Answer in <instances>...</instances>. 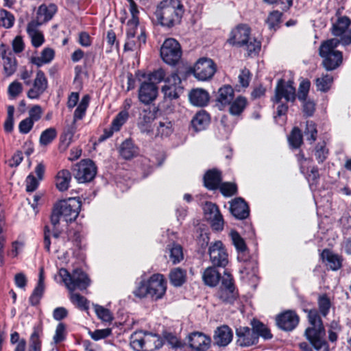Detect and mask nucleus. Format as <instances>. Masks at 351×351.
I'll return each instance as SVG.
<instances>
[{
  "label": "nucleus",
  "instance_id": "4468645a",
  "mask_svg": "<svg viewBox=\"0 0 351 351\" xmlns=\"http://www.w3.org/2000/svg\"><path fill=\"white\" fill-rule=\"evenodd\" d=\"M238 293L232 282V277L230 274L224 272L221 285L217 292V297L223 302L232 304L237 298Z\"/></svg>",
  "mask_w": 351,
  "mask_h": 351
},
{
  "label": "nucleus",
  "instance_id": "6e6552de",
  "mask_svg": "<svg viewBox=\"0 0 351 351\" xmlns=\"http://www.w3.org/2000/svg\"><path fill=\"white\" fill-rule=\"evenodd\" d=\"M81 208V202L77 198L60 200L56 202L51 213V219H76Z\"/></svg>",
  "mask_w": 351,
  "mask_h": 351
},
{
  "label": "nucleus",
  "instance_id": "dca6fc26",
  "mask_svg": "<svg viewBox=\"0 0 351 351\" xmlns=\"http://www.w3.org/2000/svg\"><path fill=\"white\" fill-rule=\"evenodd\" d=\"M208 253L210 260L213 265L225 267L228 264V254L221 241H217L211 243Z\"/></svg>",
  "mask_w": 351,
  "mask_h": 351
},
{
  "label": "nucleus",
  "instance_id": "5fc2aeb1",
  "mask_svg": "<svg viewBox=\"0 0 351 351\" xmlns=\"http://www.w3.org/2000/svg\"><path fill=\"white\" fill-rule=\"evenodd\" d=\"M45 291V284H38L37 283L36 287L34 288L32 294L29 297V302L32 305L35 306L37 305Z\"/></svg>",
  "mask_w": 351,
  "mask_h": 351
},
{
  "label": "nucleus",
  "instance_id": "de8ad7c7",
  "mask_svg": "<svg viewBox=\"0 0 351 351\" xmlns=\"http://www.w3.org/2000/svg\"><path fill=\"white\" fill-rule=\"evenodd\" d=\"M282 13L276 10L271 12L267 19V23L270 29H274L276 31L277 28L279 27V25L281 23Z\"/></svg>",
  "mask_w": 351,
  "mask_h": 351
},
{
  "label": "nucleus",
  "instance_id": "1a4fd4ad",
  "mask_svg": "<svg viewBox=\"0 0 351 351\" xmlns=\"http://www.w3.org/2000/svg\"><path fill=\"white\" fill-rule=\"evenodd\" d=\"M160 337L152 333H135L131 337L130 346L136 351H154L162 346Z\"/></svg>",
  "mask_w": 351,
  "mask_h": 351
},
{
  "label": "nucleus",
  "instance_id": "052dcab7",
  "mask_svg": "<svg viewBox=\"0 0 351 351\" xmlns=\"http://www.w3.org/2000/svg\"><path fill=\"white\" fill-rule=\"evenodd\" d=\"M14 113V107L13 106H9L8 107L7 118L3 124V128H4V130L5 132L10 133L13 130Z\"/></svg>",
  "mask_w": 351,
  "mask_h": 351
},
{
  "label": "nucleus",
  "instance_id": "37998d69",
  "mask_svg": "<svg viewBox=\"0 0 351 351\" xmlns=\"http://www.w3.org/2000/svg\"><path fill=\"white\" fill-rule=\"evenodd\" d=\"M41 335L42 332L40 330L34 328V331L30 336L28 351H41Z\"/></svg>",
  "mask_w": 351,
  "mask_h": 351
},
{
  "label": "nucleus",
  "instance_id": "c85d7f7f",
  "mask_svg": "<svg viewBox=\"0 0 351 351\" xmlns=\"http://www.w3.org/2000/svg\"><path fill=\"white\" fill-rule=\"evenodd\" d=\"M221 173L217 169L208 170L204 176V184L209 190L218 189L221 184Z\"/></svg>",
  "mask_w": 351,
  "mask_h": 351
},
{
  "label": "nucleus",
  "instance_id": "9d476101",
  "mask_svg": "<svg viewBox=\"0 0 351 351\" xmlns=\"http://www.w3.org/2000/svg\"><path fill=\"white\" fill-rule=\"evenodd\" d=\"M146 43V36L143 27H136L135 22L127 27V39L124 45L125 51H138Z\"/></svg>",
  "mask_w": 351,
  "mask_h": 351
},
{
  "label": "nucleus",
  "instance_id": "393cba45",
  "mask_svg": "<svg viewBox=\"0 0 351 351\" xmlns=\"http://www.w3.org/2000/svg\"><path fill=\"white\" fill-rule=\"evenodd\" d=\"M234 97V91L230 86L226 85L220 88L216 100L219 110H223L226 106L230 105L233 101Z\"/></svg>",
  "mask_w": 351,
  "mask_h": 351
},
{
  "label": "nucleus",
  "instance_id": "2f4dec72",
  "mask_svg": "<svg viewBox=\"0 0 351 351\" xmlns=\"http://www.w3.org/2000/svg\"><path fill=\"white\" fill-rule=\"evenodd\" d=\"M155 120L154 112L144 110L140 114L138 126L142 132L149 134L151 131V123Z\"/></svg>",
  "mask_w": 351,
  "mask_h": 351
},
{
  "label": "nucleus",
  "instance_id": "412c9836",
  "mask_svg": "<svg viewBox=\"0 0 351 351\" xmlns=\"http://www.w3.org/2000/svg\"><path fill=\"white\" fill-rule=\"evenodd\" d=\"M158 95V87L154 83L144 82L138 90V99L141 102L149 104L156 99Z\"/></svg>",
  "mask_w": 351,
  "mask_h": 351
},
{
  "label": "nucleus",
  "instance_id": "b1692460",
  "mask_svg": "<svg viewBox=\"0 0 351 351\" xmlns=\"http://www.w3.org/2000/svg\"><path fill=\"white\" fill-rule=\"evenodd\" d=\"M230 211L237 219H245L250 215L248 205L242 198H237L231 202Z\"/></svg>",
  "mask_w": 351,
  "mask_h": 351
},
{
  "label": "nucleus",
  "instance_id": "c9c22d12",
  "mask_svg": "<svg viewBox=\"0 0 351 351\" xmlns=\"http://www.w3.org/2000/svg\"><path fill=\"white\" fill-rule=\"evenodd\" d=\"M119 153L123 158L129 160L138 154V148L132 141L125 140L121 145Z\"/></svg>",
  "mask_w": 351,
  "mask_h": 351
},
{
  "label": "nucleus",
  "instance_id": "6ab92c4d",
  "mask_svg": "<svg viewBox=\"0 0 351 351\" xmlns=\"http://www.w3.org/2000/svg\"><path fill=\"white\" fill-rule=\"evenodd\" d=\"M189 343L195 351H206L210 346V338L202 332H195L188 337Z\"/></svg>",
  "mask_w": 351,
  "mask_h": 351
},
{
  "label": "nucleus",
  "instance_id": "a18cd8bd",
  "mask_svg": "<svg viewBox=\"0 0 351 351\" xmlns=\"http://www.w3.org/2000/svg\"><path fill=\"white\" fill-rule=\"evenodd\" d=\"M57 136V131L54 128H49L44 130L40 136L39 143L43 146L50 144Z\"/></svg>",
  "mask_w": 351,
  "mask_h": 351
},
{
  "label": "nucleus",
  "instance_id": "13d9d810",
  "mask_svg": "<svg viewBox=\"0 0 351 351\" xmlns=\"http://www.w3.org/2000/svg\"><path fill=\"white\" fill-rule=\"evenodd\" d=\"M128 118V112L127 111L120 112L112 122V129L114 131H119L121 127L125 123Z\"/></svg>",
  "mask_w": 351,
  "mask_h": 351
},
{
  "label": "nucleus",
  "instance_id": "3c124183",
  "mask_svg": "<svg viewBox=\"0 0 351 351\" xmlns=\"http://www.w3.org/2000/svg\"><path fill=\"white\" fill-rule=\"evenodd\" d=\"M304 133L307 141H310L311 143H314L317 139V134L315 124L311 121H306Z\"/></svg>",
  "mask_w": 351,
  "mask_h": 351
},
{
  "label": "nucleus",
  "instance_id": "ea45409f",
  "mask_svg": "<svg viewBox=\"0 0 351 351\" xmlns=\"http://www.w3.org/2000/svg\"><path fill=\"white\" fill-rule=\"evenodd\" d=\"M186 271L180 267L174 268L169 274L170 281L175 287L182 285L186 281Z\"/></svg>",
  "mask_w": 351,
  "mask_h": 351
},
{
  "label": "nucleus",
  "instance_id": "4c0bfd02",
  "mask_svg": "<svg viewBox=\"0 0 351 351\" xmlns=\"http://www.w3.org/2000/svg\"><path fill=\"white\" fill-rule=\"evenodd\" d=\"M90 97L88 95L82 97L73 114V122L81 120L86 114V110L89 106Z\"/></svg>",
  "mask_w": 351,
  "mask_h": 351
},
{
  "label": "nucleus",
  "instance_id": "f257e3e1",
  "mask_svg": "<svg viewBox=\"0 0 351 351\" xmlns=\"http://www.w3.org/2000/svg\"><path fill=\"white\" fill-rule=\"evenodd\" d=\"M184 12L181 0H162L157 4L154 15L159 25L171 28L181 23Z\"/></svg>",
  "mask_w": 351,
  "mask_h": 351
},
{
  "label": "nucleus",
  "instance_id": "9b49d317",
  "mask_svg": "<svg viewBox=\"0 0 351 351\" xmlns=\"http://www.w3.org/2000/svg\"><path fill=\"white\" fill-rule=\"evenodd\" d=\"M160 56L165 62L170 65H175L182 56L180 43L172 38L166 39L161 47Z\"/></svg>",
  "mask_w": 351,
  "mask_h": 351
},
{
  "label": "nucleus",
  "instance_id": "f03ea898",
  "mask_svg": "<svg viewBox=\"0 0 351 351\" xmlns=\"http://www.w3.org/2000/svg\"><path fill=\"white\" fill-rule=\"evenodd\" d=\"M250 27L245 24L238 25L230 33L227 43L232 46L245 47L248 56H256L261 47V41L250 34Z\"/></svg>",
  "mask_w": 351,
  "mask_h": 351
},
{
  "label": "nucleus",
  "instance_id": "c03bdc74",
  "mask_svg": "<svg viewBox=\"0 0 351 351\" xmlns=\"http://www.w3.org/2000/svg\"><path fill=\"white\" fill-rule=\"evenodd\" d=\"M332 82L333 77L331 75H322V77L316 79L317 89L322 92H326L330 89Z\"/></svg>",
  "mask_w": 351,
  "mask_h": 351
},
{
  "label": "nucleus",
  "instance_id": "774afa93",
  "mask_svg": "<svg viewBox=\"0 0 351 351\" xmlns=\"http://www.w3.org/2000/svg\"><path fill=\"white\" fill-rule=\"evenodd\" d=\"M66 337V328L65 326L62 323H60L58 324L55 335L53 336V341L55 343H58L62 342L65 339Z\"/></svg>",
  "mask_w": 351,
  "mask_h": 351
},
{
  "label": "nucleus",
  "instance_id": "a19ab883",
  "mask_svg": "<svg viewBox=\"0 0 351 351\" xmlns=\"http://www.w3.org/2000/svg\"><path fill=\"white\" fill-rule=\"evenodd\" d=\"M247 101L245 97L239 96L229 105V112L232 115H240L247 106Z\"/></svg>",
  "mask_w": 351,
  "mask_h": 351
},
{
  "label": "nucleus",
  "instance_id": "603ef678",
  "mask_svg": "<svg viewBox=\"0 0 351 351\" xmlns=\"http://www.w3.org/2000/svg\"><path fill=\"white\" fill-rule=\"evenodd\" d=\"M169 250V259L173 264L178 263L183 259L182 249L180 245L174 244Z\"/></svg>",
  "mask_w": 351,
  "mask_h": 351
},
{
  "label": "nucleus",
  "instance_id": "e433bc0d",
  "mask_svg": "<svg viewBox=\"0 0 351 351\" xmlns=\"http://www.w3.org/2000/svg\"><path fill=\"white\" fill-rule=\"evenodd\" d=\"M202 278L206 285L214 287L218 283L220 275L215 267H209L204 271Z\"/></svg>",
  "mask_w": 351,
  "mask_h": 351
},
{
  "label": "nucleus",
  "instance_id": "69168bd1",
  "mask_svg": "<svg viewBox=\"0 0 351 351\" xmlns=\"http://www.w3.org/2000/svg\"><path fill=\"white\" fill-rule=\"evenodd\" d=\"M220 191L225 196H232L237 193V185L231 182L222 183L219 186Z\"/></svg>",
  "mask_w": 351,
  "mask_h": 351
},
{
  "label": "nucleus",
  "instance_id": "72a5a7b5",
  "mask_svg": "<svg viewBox=\"0 0 351 351\" xmlns=\"http://www.w3.org/2000/svg\"><path fill=\"white\" fill-rule=\"evenodd\" d=\"M71 174L67 169H62L56 175V186L60 191H66L71 180Z\"/></svg>",
  "mask_w": 351,
  "mask_h": 351
},
{
  "label": "nucleus",
  "instance_id": "473e14b6",
  "mask_svg": "<svg viewBox=\"0 0 351 351\" xmlns=\"http://www.w3.org/2000/svg\"><path fill=\"white\" fill-rule=\"evenodd\" d=\"M230 236L232 240V243L238 252L237 259L245 260V256L248 254L247 251V246L244 240L241 237L238 232L232 231Z\"/></svg>",
  "mask_w": 351,
  "mask_h": 351
},
{
  "label": "nucleus",
  "instance_id": "09e8293b",
  "mask_svg": "<svg viewBox=\"0 0 351 351\" xmlns=\"http://www.w3.org/2000/svg\"><path fill=\"white\" fill-rule=\"evenodd\" d=\"M289 143L295 149L299 148L302 143V134L298 128H294L289 135Z\"/></svg>",
  "mask_w": 351,
  "mask_h": 351
},
{
  "label": "nucleus",
  "instance_id": "0eeeda50",
  "mask_svg": "<svg viewBox=\"0 0 351 351\" xmlns=\"http://www.w3.org/2000/svg\"><path fill=\"white\" fill-rule=\"evenodd\" d=\"M59 276L70 292L76 289L83 291L90 284V280L87 274L80 269L73 270L71 274L67 269L61 268L59 270Z\"/></svg>",
  "mask_w": 351,
  "mask_h": 351
},
{
  "label": "nucleus",
  "instance_id": "bb28decb",
  "mask_svg": "<svg viewBox=\"0 0 351 351\" xmlns=\"http://www.w3.org/2000/svg\"><path fill=\"white\" fill-rule=\"evenodd\" d=\"M37 22H29L27 26V33L31 38L32 45L38 48L45 43V37L41 31L39 30Z\"/></svg>",
  "mask_w": 351,
  "mask_h": 351
},
{
  "label": "nucleus",
  "instance_id": "5701e85b",
  "mask_svg": "<svg viewBox=\"0 0 351 351\" xmlns=\"http://www.w3.org/2000/svg\"><path fill=\"white\" fill-rule=\"evenodd\" d=\"M57 6L54 3H50L49 5L42 4L40 5L36 12V19L31 21L30 22H37L38 25H41L45 23L53 18L54 14L57 12Z\"/></svg>",
  "mask_w": 351,
  "mask_h": 351
},
{
  "label": "nucleus",
  "instance_id": "20e7f679",
  "mask_svg": "<svg viewBox=\"0 0 351 351\" xmlns=\"http://www.w3.org/2000/svg\"><path fill=\"white\" fill-rule=\"evenodd\" d=\"M167 289V282L160 274L152 275L147 282H141L134 291V295L140 298L149 297L154 300L161 299Z\"/></svg>",
  "mask_w": 351,
  "mask_h": 351
},
{
  "label": "nucleus",
  "instance_id": "864d4df0",
  "mask_svg": "<svg viewBox=\"0 0 351 351\" xmlns=\"http://www.w3.org/2000/svg\"><path fill=\"white\" fill-rule=\"evenodd\" d=\"M319 311L322 316L326 317L331 307V302L326 295H320L318 298Z\"/></svg>",
  "mask_w": 351,
  "mask_h": 351
},
{
  "label": "nucleus",
  "instance_id": "a211bd4d",
  "mask_svg": "<svg viewBox=\"0 0 351 351\" xmlns=\"http://www.w3.org/2000/svg\"><path fill=\"white\" fill-rule=\"evenodd\" d=\"M242 263L240 267L241 278L247 281L254 282L257 278V263L255 260L250 258L249 255L245 256V260H239Z\"/></svg>",
  "mask_w": 351,
  "mask_h": 351
},
{
  "label": "nucleus",
  "instance_id": "bf43d9fd",
  "mask_svg": "<svg viewBox=\"0 0 351 351\" xmlns=\"http://www.w3.org/2000/svg\"><path fill=\"white\" fill-rule=\"evenodd\" d=\"M166 73L164 69H158L152 73H151L148 76V82L149 83H154V84L156 85L166 80Z\"/></svg>",
  "mask_w": 351,
  "mask_h": 351
},
{
  "label": "nucleus",
  "instance_id": "39448f33",
  "mask_svg": "<svg viewBox=\"0 0 351 351\" xmlns=\"http://www.w3.org/2000/svg\"><path fill=\"white\" fill-rule=\"evenodd\" d=\"M252 326V329L245 326L237 328V343L239 346L247 347L256 344L259 336L265 339H269L272 337L269 330L261 322L254 321Z\"/></svg>",
  "mask_w": 351,
  "mask_h": 351
},
{
  "label": "nucleus",
  "instance_id": "6e6d98bb",
  "mask_svg": "<svg viewBox=\"0 0 351 351\" xmlns=\"http://www.w3.org/2000/svg\"><path fill=\"white\" fill-rule=\"evenodd\" d=\"M65 222V224L62 225L61 228L60 227V221H51V223L50 225H48L50 227V232H52V234L54 237L58 238L60 235V234L64 231V229L63 227L67 228L70 224L72 223V222H74L75 221H64Z\"/></svg>",
  "mask_w": 351,
  "mask_h": 351
},
{
  "label": "nucleus",
  "instance_id": "f3484780",
  "mask_svg": "<svg viewBox=\"0 0 351 351\" xmlns=\"http://www.w3.org/2000/svg\"><path fill=\"white\" fill-rule=\"evenodd\" d=\"M293 82L291 80L287 83L283 80L278 82L276 87V94L274 101L276 103H280L282 98L287 101H293L295 99V88L293 86Z\"/></svg>",
  "mask_w": 351,
  "mask_h": 351
},
{
  "label": "nucleus",
  "instance_id": "e2e57ef3",
  "mask_svg": "<svg viewBox=\"0 0 351 351\" xmlns=\"http://www.w3.org/2000/svg\"><path fill=\"white\" fill-rule=\"evenodd\" d=\"M89 335L95 341H99L109 337L112 334L111 328L98 329L94 331H89Z\"/></svg>",
  "mask_w": 351,
  "mask_h": 351
},
{
  "label": "nucleus",
  "instance_id": "4d7b16f0",
  "mask_svg": "<svg viewBox=\"0 0 351 351\" xmlns=\"http://www.w3.org/2000/svg\"><path fill=\"white\" fill-rule=\"evenodd\" d=\"M94 308L97 317L103 322H110L112 320V314L108 309L97 304L94 306Z\"/></svg>",
  "mask_w": 351,
  "mask_h": 351
},
{
  "label": "nucleus",
  "instance_id": "680f3d73",
  "mask_svg": "<svg viewBox=\"0 0 351 351\" xmlns=\"http://www.w3.org/2000/svg\"><path fill=\"white\" fill-rule=\"evenodd\" d=\"M0 21L4 27L10 28L14 25V17L8 11L1 10L0 11Z\"/></svg>",
  "mask_w": 351,
  "mask_h": 351
},
{
  "label": "nucleus",
  "instance_id": "a878e982",
  "mask_svg": "<svg viewBox=\"0 0 351 351\" xmlns=\"http://www.w3.org/2000/svg\"><path fill=\"white\" fill-rule=\"evenodd\" d=\"M189 98L190 102L195 106L204 107L206 106L210 100L209 93L203 88H193L189 94Z\"/></svg>",
  "mask_w": 351,
  "mask_h": 351
},
{
  "label": "nucleus",
  "instance_id": "49530a36",
  "mask_svg": "<svg viewBox=\"0 0 351 351\" xmlns=\"http://www.w3.org/2000/svg\"><path fill=\"white\" fill-rule=\"evenodd\" d=\"M3 60V68L7 75L10 76L12 75L16 69V61L14 54L9 51L8 57Z\"/></svg>",
  "mask_w": 351,
  "mask_h": 351
},
{
  "label": "nucleus",
  "instance_id": "cd10ccee",
  "mask_svg": "<svg viewBox=\"0 0 351 351\" xmlns=\"http://www.w3.org/2000/svg\"><path fill=\"white\" fill-rule=\"evenodd\" d=\"M232 331L227 326L217 328L213 337L215 343L219 346H228L232 339Z\"/></svg>",
  "mask_w": 351,
  "mask_h": 351
},
{
  "label": "nucleus",
  "instance_id": "423d86ee",
  "mask_svg": "<svg viewBox=\"0 0 351 351\" xmlns=\"http://www.w3.org/2000/svg\"><path fill=\"white\" fill-rule=\"evenodd\" d=\"M339 44L338 38H331L322 42L319 48V55L323 58L322 65L327 71L335 70L342 63V53L336 50Z\"/></svg>",
  "mask_w": 351,
  "mask_h": 351
},
{
  "label": "nucleus",
  "instance_id": "8fccbe9b",
  "mask_svg": "<svg viewBox=\"0 0 351 351\" xmlns=\"http://www.w3.org/2000/svg\"><path fill=\"white\" fill-rule=\"evenodd\" d=\"M69 298L71 302L81 310H86L88 308V301L84 296L74 291L70 292Z\"/></svg>",
  "mask_w": 351,
  "mask_h": 351
},
{
  "label": "nucleus",
  "instance_id": "0e129e2a",
  "mask_svg": "<svg viewBox=\"0 0 351 351\" xmlns=\"http://www.w3.org/2000/svg\"><path fill=\"white\" fill-rule=\"evenodd\" d=\"M25 188L27 192L35 191L39 186L40 180L32 173L29 174L25 179Z\"/></svg>",
  "mask_w": 351,
  "mask_h": 351
},
{
  "label": "nucleus",
  "instance_id": "338daca9",
  "mask_svg": "<svg viewBox=\"0 0 351 351\" xmlns=\"http://www.w3.org/2000/svg\"><path fill=\"white\" fill-rule=\"evenodd\" d=\"M252 78V74L247 69H243L241 70L240 73L238 76L239 82L241 86L247 88Z\"/></svg>",
  "mask_w": 351,
  "mask_h": 351
},
{
  "label": "nucleus",
  "instance_id": "4be33fe9",
  "mask_svg": "<svg viewBox=\"0 0 351 351\" xmlns=\"http://www.w3.org/2000/svg\"><path fill=\"white\" fill-rule=\"evenodd\" d=\"M299 322V317L292 311H287L276 318V323L279 328L284 330H292Z\"/></svg>",
  "mask_w": 351,
  "mask_h": 351
},
{
  "label": "nucleus",
  "instance_id": "f704fd0d",
  "mask_svg": "<svg viewBox=\"0 0 351 351\" xmlns=\"http://www.w3.org/2000/svg\"><path fill=\"white\" fill-rule=\"evenodd\" d=\"M321 256L323 261L332 270H337L341 267V262L339 257L330 250H324Z\"/></svg>",
  "mask_w": 351,
  "mask_h": 351
},
{
  "label": "nucleus",
  "instance_id": "c756f323",
  "mask_svg": "<svg viewBox=\"0 0 351 351\" xmlns=\"http://www.w3.org/2000/svg\"><path fill=\"white\" fill-rule=\"evenodd\" d=\"M156 135L160 137L170 136L173 131V123L167 118L156 119L154 123Z\"/></svg>",
  "mask_w": 351,
  "mask_h": 351
},
{
  "label": "nucleus",
  "instance_id": "aec40b11",
  "mask_svg": "<svg viewBox=\"0 0 351 351\" xmlns=\"http://www.w3.org/2000/svg\"><path fill=\"white\" fill-rule=\"evenodd\" d=\"M47 80L43 71L39 70L34 82L33 87L27 92L29 99H38L47 89Z\"/></svg>",
  "mask_w": 351,
  "mask_h": 351
},
{
  "label": "nucleus",
  "instance_id": "7ed1b4c3",
  "mask_svg": "<svg viewBox=\"0 0 351 351\" xmlns=\"http://www.w3.org/2000/svg\"><path fill=\"white\" fill-rule=\"evenodd\" d=\"M310 326L305 330V336L317 351H329L325 339L326 331L322 320L316 310H311L308 314Z\"/></svg>",
  "mask_w": 351,
  "mask_h": 351
},
{
  "label": "nucleus",
  "instance_id": "f8f14e48",
  "mask_svg": "<svg viewBox=\"0 0 351 351\" xmlns=\"http://www.w3.org/2000/svg\"><path fill=\"white\" fill-rule=\"evenodd\" d=\"M75 178L80 183L90 182L97 173V167L90 159L82 160L73 167Z\"/></svg>",
  "mask_w": 351,
  "mask_h": 351
},
{
  "label": "nucleus",
  "instance_id": "ddd939ff",
  "mask_svg": "<svg viewBox=\"0 0 351 351\" xmlns=\"http://www.w3.org/2000/svg\"><path fill=\"white\" fill-rule=\"evenodd\" d=\"M216 64L210 58H202L197 60L193 69V75L200 81H206L213 77L216 72Z\"/></svg>",
  "mask_w": 351,
  "mask_h": 351
},
{
  "label": "nucleus",
  "instance_id": "79ce46f5",
  "mask_svg": "<svg viewBox=\"0 0 351 351\" xmlns=\"http://www.w3.org/2000/svg\"><path fill=\"white\" fill-rule=\"evenodd\" d=\"M350 25V20L346 16L339 18L337 21L333 24L332 33L335 36H342Z\"/></svg>",
  "mask_w": 351,
  "mask_h": 351
},
{
  "label": "nucleus",
  "instance_id": "2eb2a0df",
  "mask_svg": "<svg viewBox=\"0 0 351 351\" xmlns=\"http://www.w3.org/2000/svg\"><path fill=\"white\" fill-rule=\"evenodd\" d=\"M165 84L162 88V92L165 97L170 100L179 97L183 92V87L181 86V79L176 73H171L165 80Z\"/></svg>",
  "mask_w": 351,
  "mask_h": 351
},
{
  "label": "nucleus",
  "instance_id": "7c9ffc66",
  "mask_svg": "<svg viewBox=\"0 0 351 351\" xmlns=\"http://www.w3.org/2000/svg\"><path fill=\"white\" fill-rule=\"evenodd\" d=\"M210 123V116L204 110L196 113L191 120V126L195 132L204 130Z\"/></svg>",
  "mask_w": 351,
  "mask_h": 351
},
{
  "label": "nucleus",
  "instance_id": "58836bf2",
  "mask_svg": "<svg viewBox=\"0 0 351 351\" xmlns=\"http://www.w3.org/2000/svg\"><path fill=\"white\" fill-rule=\"evenodd\" d=\"M205 219H222L217 206L212 202H207L203 206Z\"/></svg>",
  "mask_w": 351,
  "mask_h": 351
}]
</instances>
